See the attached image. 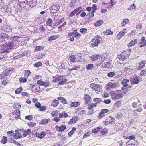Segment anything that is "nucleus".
<instances>
[{
	"label": "nucleus",
	"mask_w": 146,
	"mask_h": 146,
	"mask_svg": "<svg viewBox=\"0 0 146 146\" xmlns=\"http://www.w3.org/2000/svg\"><path fill=\"white\" fill-rule=\"evenodd\" d=\"M113 99L115 100L119 98H122L123 94L121 90H118L115 91H112L110 93Z\"/></svg>",
	"instance_id": "1"
},
{
	"label": "nucleus",
	"mask_w": 146,
	"mask_h": 146,
	"mask_svg": "<svg viewBox=\"0 0 146 146\" xmlns=\"http://www.w3.org/2000/svg\"><path fill=\"white\" fill-rule=\"evenodd\" d=\"M15 44L14 43L10 42H8L6 43L1 46V48L5 50H12L14 48Z\"/></svg>",
	"instance_id": "2"
},
{
	"label": "nucleus",
	"mask_w": 146,
	"mask_h": 146,
	"mask_svg": "<svg viewBox=\"0 0 146 146\" xmlns=\"http://www.w3.org/2000/svg\"><path fill=\"white\" fill-rule=\"evenodd\" d=\"M117 87V84L116 82H114L113 80L108 83L106 85V88L107 90H110L115 88Z\"/></svg>",
	"instance_id": "3"
},
{
	"label": "nucleus",
	"mask_w": 146,
	"mask_h": 146,
	"mask_svg": "<svg viewBox=\"0 0 146 146\" xmlns=\"http://www.w3.org/2000/svg\"><path fill=\"white\" fill-rule=\"evenodd\" d=\"M10 37L9 35L2 32H0V39L3 42L8 40Z\"/></svg>",
	"instance_id": "4"
},
{
	"label": "nucleus",
	"mask_w": 146,
	"mask_h": 146,
	"mask_svg": "<svg viewBox=\"0 0 146 146\" xmlns=\"http://www.w3.org/2000/svg\"><path fill=\"white\" fill-rule=\"evenodd\" d=\"M129 55L130 54H127L126 51H124L118 56V58L119 60L124 61L127 59Z\"/></svg>",
	"instance_id": "5"
},
{
	"label": "nucleus",
	"mask_w": 146,
	"mask_h": 146,
	"mask_svg": "<svg viewBox=\"0 0 146 146\" xmlns=\"http://www.w3.org/2000/svg\"><path fill=\"white\" fill-rule=\"evenodd\" d=\"M50 13L54 14L57 13L60 8V7L58 5H53L51 7Z\"/></svg>",
	"instance_id": "6"
},
{
	"label": "nucleus",
	"mask_w": 146,
	"mask_h": 146,
	"mask_svg": "<svg viewBox=\"0 0 146 146\" xmlns=\"http://www.w3.org/2000/svg\"><path fill=\"white\" fill-rule=\"evenodd\" d=\"M26 3L30 7H33L36 5L37 0H27Z\"/></svg>",
	"instance_id": "7"
},
{
	"label": "nucleus",
	"mask_w": 146,
	"mask_h": 146,
	"mask_svg": "<svg viewBox=\"0 0 146 146\" xmlns=\"http://www.w3.org/2000/svg\"><path fill=\"white\" fill-rule=\"evenodd\" d=\"M109 112V110L106 109H104L102 110L100 113L99 114V118H102L105 116V113H108Z\"/></svg>",
	"instance_id": "8"
},
{
	"label": "nucleus",
	"mask_w": 146,
	"mask_h": 146,
	"mask_svg": "<svg viewBox=\"0 0 146 146\" xmlns=\"http://www.w3.org/2000/svg\"><path fill=\"white\" fill-rule=\"evenodd\" d=\"M100 58H102V56L100 55H94L92 56L90 58L91 60L95 61L98 60Z\"/></svg>",
	"instance_id": "9"
},
{
	"label": "nucleus",
	"mask_w": 146,
	"mask_h": 146,
	"mask_svg": "<svg viewBox=\"0 0 146 146\" xmlns=\"http://www.w3.org/2000/svg\"><path fill=\"white\" fill-rule=\"evenodd\" d=\"M78 117L76 116L73 117L71 119L69 122V124H74L78 120Z\"/></svg>",
	"instance_id": "10"
},
{
	"label": "nucleus",
	"mask_w": 146,
	"mask_h": 146,
	"mask_svg": "<svg viewBox=\"0 0 146 146\" xmlns=\"http://www.w3.org/2000/svg\"><path fill=\"white\" fill-rule=\"evenodd\" d=\"M40 90V87L38 86H35V85H32V91L34 92H39Z\"/></svg>",
	"instance_id": "11"
},
{
	"label": "nucleus",
	"mask_w": 146,
	"mask_h": 146,
	"mask_svg": "<svg viewBox=\"0 0 146 146\" xmlns=\"http://www.w3.org/2000/svg\"><path fill=\"white\" fill-rule=\"evenodd\" d=\"M141 40L140 42V47H143L146 45V40L143 36L141 37Z\"/></svg>",
	"instance_id": "12"
},
{
	"label": "nucleus",
	"mask_w": 146,
	"mask_h": 146,
	"mask_svg": "<svg viewBox=\"0 0 146 146\" xmlns=\"http://www.w3.org/2000/svg\"><path fill=\"white\" fill-rule=\"evenodd\" d=\"M91 42H93L91 44V45L92 46H97L98 44L100 42L95 38H93Z\"/></svg>",
	"instance_id": "13"
},
{
	"label": "nucleus",
	"mask_w": 146,
	"mask_h": 146,
	"mask_svg": "<svg viewBox=\"0 0 146 146\" xmlns=\"http://www.w3.org/2000/svg\"><path fill=\"white\" fill-rule=\"evenodd\" d=\"M129 80L126 79L123 80L121 82V84L123 86L126 87L128 86V84L129 83Z\"/></svg>",
	"instance_id": "14"
},
{
	"label": "nucleus",
	"mask_w": 146,
	"mask_h": 146,
	"mask_svg": "<svg viewBox=\"0 0 146 146\" xmlns=\"http://www.w3.org/2000/svg\"><path fill=\"white\" fill-rule=\"evenodd\" d=\"M85 104H87L89 103L90 102V97L87 94H85Z\"/></svg>",
	"instance_id": "15"
},
{
	"label": "nucleus",
	"mask_w": 146,
	"mask_h": 146,
	"mask_svg": "<svg viewBox=\"0 0 146 146\" xmlns=\"http://www.w3.org/2000/svg\"><path fill=\"white\" fill-rule=\"evenodd\" d=\"M131 81H132V84H137L139 82V79L136 77H134L132 79Z\"/></svg>",
	"instance_id": "16"
},
{
	"label": "nucleus",
	"mask_w": 146,
	"mask_h": 146,
	"mask_svg": "<svg viewBox=\"0 0 146 146\" xmlns=\"http://www.w3.org/2000/svg\"><path fill=\"white\" fill-rule=\"evenodd\" d=\"M137 39H134L131 41L128 44L127 46L128 47H131L137 43Z\"/></svg>",
	"instance_id": "17"
},
{
	"label": "nucleus",
	"mask_w": 146,
	"mask_h": 146,
	"mask_svg": "<svg viewBox=\"0 0 146 146\" xmlns=\"http://www.w3.org/2000/svg\"><path fill=\"white\" fill-rule=\"evenodd\" d=\"M64 20V19L63 18L61 19L60 20H58L56 21L54 23V25L56 26H58L63 22Z\"/></svg>",
	"instance_id": "18"
},
{
	"label": "nucleus",
	"mask_w": 146,
	"mask_h": 146,
	"mask_svg": "<svg viewBox=\"0 0 146 146\" xmlns=\"http://www.w3.org/2000/svg\"><path fill=\"white\" fill-rule=\"evenodd\" d=\"M52 103L51 104V106L54 107H56L59 104V102L58 101L56 100H55L53 101L52 102Z\"/></svg>",
	"instance_id": "19"
},
{
	"label": "nucleus",
	"mask_w": 146,
	"mask_h": 146,
	"mask_svg": "<svg viewBox=\"0 0 146 146\" xmlns=\"http://www.w3.org/2000/svg\"><path fill=\"white\" fill-rule=\"evenodd\" d=\"M59 36L58 35H53L49 37L48 38V40L49 41H52L53 40H55L57 38H58Z\"/></svg>",
	"instance_id": "20"
},
{
	"label": "nucleus",
	"mask_w": 146,
	"mask_h": 146,
	"mask_svg": "<svg viewBox=\"0 0 146 146\" xmlns=\"http://www.w3.org/2000/svg\"><path fill=\"white\" fill-rule=\"evenodd\" d=\"M68 116V114L65 112H64L61 113H60L59 115V116L60 118L67 117Z\"/></svg>",
	"instance_id": "21"
},
{
	"label": "nucleus",
	"mask_w": 146,
	"mask_h": 146,
	"mask_svg": "<svg viewBox=\"0 0 146 146\" xmlns=\"http://www.w3.org/2000/svg\"><path fill=\"white\" fill-rule=\"evenodd\" d=\"M103 23V21L102 20L97 21L95 23L94 25L96 27L100 26Z\"/></svg>",
	"instance_id": "22"
},
{
	"label": "nucleus",
	"mask_w": 146,
	"mask_h": 146,
	"mask_svg": "<svg viewBox=\"0 0 146 146\" xmlns=\"http://www.w3.org/2000/svg\"><path fill=\"white\" fill-rule=\"evenodd\" d=\"M31 131V129H29L27 131H24L23 132V136L24 137H26L30 133Z\"/></svg>",
	"instance_id": "23"
},
{
	"label": "nucleus",
	"mask_w": 146,
	"mask_h": 146,
	"mask_svg": "<svg viewBox=\"0 0 146 146\" xmlns=\"http://www.w3.org/2000/svg\"><path fill=\"white\" fill-rule=\"evenodd\" d=\"M45 135L46 134L45 132L44 131H42L41 133L40 134L38 133V136L37 137L39 138L42 139L45 137Z\"/></svg>",
	"instance_id": "24"
},
{
	"label": "nucleus",
	"mask_w": 146,
	"mask_h": 146,
	"mask_svg": "<svg viewBox=\"0 0 146 146\" xmlns=\"http://www.w3.org/2000/svg\"><path fill=\"white\" fill-rule=\"evenodd\" d=\"M102 128V127L101 126L97 127L96 128L93 129L92 132L94 133H97Z\"/></svg>",
	"instance_id": "25"
},
{
	"label": "nucleus",
	"mask_w": 146,
	"mask_h": 146,
	"mask_svg": "<svg viewBox=\"0 0 146 146\" xmlns=\"http://www.w3.org/2000/svg\"><path fill=\"white\" fill-rule=\"evenodd\" d=\"M103 33L105 35H110L113 33V32L110 29H108L107 30L104 31Z\"/></svg>",
	"instance_id": "26"
},
{
	"label": "nucleus",
	"mask_w": 146,
	"mask_h": 146,
	"mask_svg": "<svg viewBox=\"0 0 146 146\" xmlns=\"http://www.w3.org/2000/svg\"><path fill=\"white\" fill-rule=\"evenodd\" d=\"M14 70V68H8L5 70V72L8 75V74H9L10 72L12 73Z\"/></svg>",
	"instance_id": "27"
},
{
	"label": "nucleus",
	"mask_w": 146,
	"mask_h": 146,
	"mask_svg": "<svg viewBox=\"0 0 146 146\" xmlns=\"http://www.w3.org/2000/svg\"><path fill=\"white\" fill-rule=\"evenodd\" d=\"M58 99L61 100V102L64 103V104H67V101L64 98L60 97H59L57 98Z\"/></svg>",
	"instance_id": "28"
},
{
	"label": "nucleus",
	"mask_w": 146,
	"mask_h": 146,
	"mask_svg": "<svg viewBox=\"0 0 146 146\" xmlns=\"http://www.w3.org/2000/svg\"><path fill=\"white\" fill-rule=\"evenodd\" d=\"M52 21L51 18L48 19L46 21V24L49 26H51L52 25Z\"/></svg>",
	"instance_id": "29"
},
{
	"label": "nucleus",
	"mask_w": 146,
	"mask_h": 146,
	"mask_svg": "<svg viewBox=\"0 0 146 146\" xmlns=\"http://www.w3.org/2000/svg\"><path fill=\"white\" fill-rule=\"evenodd\" d=\"M81 36V35L79 33L77 32H75L74 37L76 39H79L80 38Z\"/></svg>",
	"instance_id": "30"
},
{
	"label": "nucleus",
	"mask_w": 146,
	"mask_h": 146,
	"mask_svg": "<svg viewBox=\"0 0 146 146\" xmlns=\"http://www.w3.org/2000/svg\"><path fill=\"white\" fill-rule=\"evenodd\" d=\"M18 37L19 36H15L13 37H11L10 38V40H11V42H10L13 43L14 42H17V40L16 38H18Z\"/></svg>",
	"instance_id": "31"
},
{
	"label": "nucleus",
	"mask_w": 146,
	"mask_h": 146,
	"mask_svg": "<svg viewBox=\"0 0 146 146\" xmlns=\"http://www.w3.org/2000/svg\"><path fill=\"white\" fill-rule=\"evenodd\" d=\"M94 90L96 91L101 92L102 91V89L101 86H100L99 85H97Z\"/></svg>",
	"instance_id": "32"
},
{
	"label": "nucleus",
	"mask_w": 146,
	"mask_h": 146,
	"mask_svg": "<svg viewBox=\"0 0 146 146\" xmlns=\"http://www.w3.org/2000/svg\"><path fill=\"white\" fill-rule=\"evenodd\" d=\"M8 75V74L6 73H4L1 74L0 75V79H3V78L7 79L6 77Z\"/></svg>",
	"instance_id": "33"
},
{
	"label": "nucleus",
	"mask_w": 146,
	"mask_h": 146,
	"mask_svg": "<svg viewBox=\"0 0 146 146\" xmlns=\"http://www.w3.org/2000/svg\"><path fill=\"white\" fill-rule=\"evenodd\" d=\"M80 102H73L71 103V107H76L80 104Z\"/></svg>",
	"instance_id": "34"
},
{
	"label": "nucleus",
	"mask_w": 146,
	"mask_h": 146,
	"mask_svg": "<svg viewBox=\"0 0 146 146\" xmlns=\"http://www.w3.org/2000/svg\"><path fill=\"white\" fill-rule=\"evenodd\" d=\"M27 79L23 77H21L19 78V81L20 83H24L27 82Z\"/></svg>",
	"instance_id": "35"
},
{
	"label": "nucleus",
	"mask_w": 146,
	"mask_h": 146,
	"mask_svg": "<svg viewBox=\"0 0 146 146\" xmlns=\"http://www.w3.org/2000/svg\"><path fill=\"white\" fill-rule=\"evenodd\" d=\"M94 68V65L92 64H90L86 66V68L87 70H91Z\"/></svg>",
	"instance_id": "36"
},
{
	"label": "nucleus",
	"mask_w": 146,
	"mask_h": 146,
	"mask_svg": "<svg viewBox=\"0 0 146 146\" xmlns=\"http://www.w3.org/2000/svg\"><path fill=\"white\" fill-rule=\"evenodd\" d=\"M23 89L22 87H20L17 88L15 91V92L16 94H19L22 91Z\"/></svg>",
	"instance_id": "37"
},
{
	"label": "nucleus",
	"mask_w": 146,
	"mask_h": 146,
	"mask_svg": "<svg viewBox=\"0 0 146 146\" xmlns=\"http://www.w3.org/2000/svg\"><path fill=\"white\" fill-rule=\"evenodd\" d=\"M116 75L115 73L110 72L107 74V76L109 77H112Z\"/></svg>",
	"instance_id": "38"
},
{
	"label": "nucleus",
	"mask_w": 146,
	"mask_h": 146,
	"mask_svg": "<svg viewBox=\"0 0 146 146\" xmlns=\"http://www.w3.org/2000/svg\"><path fill=\"white\" fill-rule=\"evenodd\" d=\"M139 65L140 66L138 67V69L140 70L145 66V64L143 62H142L139 63Z\"/></svg>",
	"instance_id": "39"
},
{
	"label": "nucleus",
	"mask_w": 146,
	"mask_h": 146,
	"mask_svg": "<svg viewBox=\"0 0 146 146\" xmlns=\"http://www.w3.org/2000/svg\"><path fill=\"white\" fill-rule=\"evenodd\" d=\"M47 107L46 106H42L40 107L39 108V111H45L46 110Z\"/></svg>",
	"instance_id": "40"
},
{
	"label": "nucleus",
	"mask_w": 146,
	"mask_h": 146,
	"mask_svg": "<svg viewBox=\"0 0 146 146\" xmlns=\"http://www.w3.org/2000/svg\"><path fill=\"white\" fill-rule=\"evenodd\" d=\"M42 62H39L34 64V66L36 67H39L41 66L42 65Z\"/></svg>",
	"instance_id": "41"
},
{
	"label": "nucleus",
	"mask_w": 146,
	"mask_h": 146,
	"mask_svg": "<svg viewBox=\"0 0 146 146\" xmlns=\"http://www.w3.org/2000/svg\"><path fill=\"white\" fill-rule=\"evenodd\" d=\"M94 101L96 102L95 104H99L100 103L102 102V100H101V99L98 98H94Z\"/></svg>",
	"instance_id": "42"
},
{
	"label": "nucleus",
	"mask_w": 146,
	"mask_h": 146,
	"mask_svg": "<svg viewBox=\"0 0 146 146\" xmlns=\"http://www.w3.org/2000/svg\"><path fill=\"white\" fill-rule=\"evenodd\" d=\"M25 74L24 76L25 77H28V76L31 74L30 71L29 70H27L25 71Z\"/></svg>",
	"instance_id": "43"
},
{
	"label": "nucleus",
	"mask_w": 146,
	"mask_h": 146,
	"mask_svg": "<svg viewBox=\"0 0 146 146\" xmlns=\"http://www.w3.org/2000/svg\"><path fill=\"white\" fill-rule=\"evenodd\" d=\"M66 129V127L65 125H61L59 127V131L62 132Z\"/></svg>",
	"instance_id": "44"
},
{
	"label": "nucleus",
	"mask_w": 146,
	"mask_h": 146,
	"mask_svg": "<svg viewBox=\"0 0 146 146\" xmlns=\"http://www.w3.org/2000/svg\"><path fill=\"white\" fill-rule=\"evenodd\" d=\"M80 68V66L78 65L77 66H76L74 67H73L71 69H68V70H70V72H71V71L73 70H76L77 69H78Z\"/></svg>",
	"instance_id": "45"
},
{
	"label": "nucleus",
	"mask_w": 146,
	"mask_h": 146,
	"mask_svg": "<svg viewBox=\"0 0 146 146\" xmlns=\"http://www.w3.org/2000/svg\"><path fill=\"white\" fill-rule=\"evenodd\" d=\"M121 90H122L124 94H125L127 93L128 90L131 91V90L130 89L128 90L127 88L126 87H122Z\"/></svg>",
	"instance_id": "46"
},
{
	"label": "nucleus",
	"mask_w": 146,
	"mask_h": 146,
	"mask_svg": "<svg viewBox=\"0 0 146 146\" xmlns=\"http://www.w3.org/2000/svg\"><path fill=\"white\" fill-rule=\"evenodd\" d=\"M111 64V61H110L107 62L105 64V65H106V68H109Z\"/></svg>",
	"instance_id": "47"
},
{
	"label": "nucleus",
	"mask_w": 146,
	"mask_h": 146,
	"mask_svg": "<svg viewBox=\"0 0 146 146\" xmlns=\"http://www.w3.org/2000/svg\"><path fill=\"white\" fill-rule=\"evenodd\" d=\"M7 141V137L5 136H3L1 142L3 144H5L6 143Z\"/></svg>",
	"instance_id": "48"
},
{
	"label": "nucleus",
	"mask_w": 146,
	"mask_h": 146,
	"mask_svg": "<svg viewBox=\"0 0 146 146\" xmlns=\"http://www.w3.org/2000/svg\"><path fill=\"white\" fill-rule=\"evenodd\" d=\"M48 119H44L41 120V121H40V123L41 124L45 125L48 122Z\"/></svg>",
	"instance_id": "49"
},
{
	"label": "nucleus",
	"mask_w": 146,
	"mask_h": 146,
	"mask_svg": "<svg viewBox=\"0 0 146 146\" xmlns=\"http://www.w3.org/2000/svg\"><path fill=\"white\" fill-rule=\"evenodd\" d=\"M20 6L22 7H24L26 6V3L25 1H23L20 2Z\"/></svg>",
	"instance_id": "50"
},
{
	"label": "nucleus",
	"mask_w": 146,
	"mask_h": 146,
	"mask_svg": "<svg viewBox=\"0 0 146 146\" xmlns=\"http://www.w3.org/2000/svg\"><path fill=\"white\" fill-rule=\"evenodd\" d=\"M70 58H71L70 59V60L71 61V62H73V63L75 62V60L76 58L74 55H72L70 56Z\"/></svg>",
	"instance_id": "51"
},
{
	"label": "nucleus",
	"mask_w": 146,
	"mask_h": 146,
	"mask_svg": "<svg viewBox=\"0 0 146 146\" xmlns=\"http://www.w3.org/2000/svg\"><path fill=\"white\" fill-rule=\"evenodd\" d=\"M94 15V14L92 13L91 12L88 13L86 15V16L88 17L89 19L91 18L92 17H93Z\"/></svg>",
	"instance_id": "52"
},
{
	"label": "nucleus",
	"mask_w": 146,
	"mask_h": 146,
	"mask_svg": "<svg viewBox=\"0 0 146 146\" xmlns=\"http://www.w3.org/2000/svg\"><path fill=\"white\" fill-rule=\"evenodd\" d=\"M13 137L15 139H20L22 137V136H18L17 133H15L13 135Z\"/></svg>",
	"instance_id": "53"
},
{
	"label": "nucleus",
	"mask_w": 146,
	"mask_h": 146,
	"mask_svg": "<svg viewBox=\"0 0 146 146\" xmlns=\"http://www.w3.org/2000/svg\"><path fill=\"white\" fill-rule=\"evenodd\" d=\"M135 7V5L134 4H133L130 5V6L128 8V10L131 11L133 9H134Z\"/></svg>",
	"instance_id": "54"
},
{
	"label": "nucleus",
	"mask_w": 146,
	"mask_h": 146,
	"mask_svg": "<svg viewBox=\"0 0 146 146\" xmlns=\"http://www.w3.org/2000/svg\"><path fill=\"white\" fill-rule=\"evenodd\" d=\"M37 84L40 86L44 85V82L41 81V80H38L37 82Z\"/></svg>",
	"instance_id": "55"
},
{
	"label": "nucleus",
	"mask_w": 146,
	"mask_h": 146,
	"mask_svg": "<svg viewBox=\"0 0 146 146\" xmlns=\"http://www.w3.org/2000/svg\"><path fill=\"white\" fill-rule=\"evenodd\" d=\"M42 46H38L35 47V50H36V51H40L42 50Z\"/></svg>",
	"instance_id": "56"
},
{
	"label": "nucleus",
	"mask_w": 146,
	"mask_h": 146,
	"mask_svg": "<svg viewBox=\"0 0 146 146\" xmlns=\"http://www.w3.org/2000/svg\"><path fill=\"white\" fill-rule=\"evenodd\" d=\"M67 81V80L66 79H65L63 80H62L58 83V85H64L65 83V82Z\"/></svg>",
	"instance_id": "57"
},
{
	"label": "nucleus",
	"mask_w": 146,
	"mask_h": 146,
	"mask_svg": "<svg viewBox=\"0 0 146 146\" xmlns=\"http://www.w3.org/2000/svg\"><path fill=\"white\" fill-rule=\"evenodd\" d=\"M28 125L30 127H33L36 126V124L35 122H31L28 123Z\"/></svg>",
	"instance_id": "58"
},
{
	"label": "nucleus",
	"mask_w": 146,
	"mask_h": 146,
	"mask_svg": "<svg viewBox=\"0 0 146 146\" xmlns=\"http://www.w3.org/2000/svg\"><path fill=\"white\" fill-rule=\"evenodd\" d=\"M62 78L61 76H59L56 78L55 79L53 80V81L54 82H57L60 80L62 79Z\"/></svg>",
	"instance_id": "59"
},
{
	"label": "nucleus",
	"mask_w": 146,
	"mask_h": 146,
	"mask_svg": "<svg viewBox=\"0 0 146 146\" xmlns=\"http://www.w3.org/2000/svg\"><path fill=\"white\" fill-rule=\"evenodd\" d=\"M96 104H93L92 105L88 106V109L90 110H92L94 108L96 107Z\"/></svg>",
	"instance_id": "60"
},
{
	"label": "nucleus",
	"mask_w": 146,
	"mask_h": 146,
	"mask_svg": "<svg viewBox=\"0 0 146 146\" xmlns=\"http://www.w3.org/2000/svg\"><path fill=\"white\" fill-rule=\"evenodd\" d=\"M91 134V133L90 131L86 133H85V134H84V135L83 136V139L84 138H86L88 136H89V135Z\"/></svg>",
	"instance_id": "61"
},
{
	"label": "nucleus",
	"mask_w": 146,
	"mask_h": 146,
	"mask_svg": "<svg viewBox=\"0 0 146 146\" xmlns=\"http://www.w3.org/2000/svg\"><path fill=\"white\" fill-rule=\"evenodd\" d=\"M96 86H97V85L94 84L92 83L90 84V87L92 89L95 90L96 88Z\"/></svg>",
	"instance_id": "62"
},
{
	"label": "nucleus",
	"mask_w": 146,
	"mask_h": 146,
	"mask_svg": "<svg viewBox=\"0 0 146 146\" xmlns=\"http://www.w3.org/2000/svg\"><path fill=\"white\" fill-rule=\"evenodd\" d=\"M100 132L102 135H104L105 134H106L107 133V131L106 129H104L101 130L100 131Z\"/></svg>",
	"instance_id": "63"
},
{
	"label": "nucleus",
	"mask_w": 146,
	"mask_h": 146,
	"mask_svg": "<svg viewBox=\"0 0 146 146\" xmlns=\"http://www.w3.org/2000/svg\"><path fill=\"white\" fill-rule=\"evenodd\" d=\"M146 74V69L143 70L141 71L140 73V75L142 76H143Z\"/></svg>",
	"instance_id": "64"
}]
</instances>
